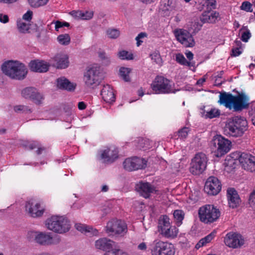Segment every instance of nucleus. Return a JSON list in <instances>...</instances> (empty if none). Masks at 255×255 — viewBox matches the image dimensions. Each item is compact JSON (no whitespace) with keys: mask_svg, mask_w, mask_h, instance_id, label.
Returning <instances> with one entry per match:
<instances>
[{"mask_svg":"<svg viewBox=\"0 0 255 255\" xmlns=\"http://www.w3.org/2000/svg\"><path fill=\"white\" fill-rule=\"evenodd\" d=\"M207 6L210 9H215L216 6V0H204Z\"/></svg>","mask_w":255,"mask_h":255,"instance_id":"obj_52","label":"nucleus"},{"mask_svg":"<svg viewBox=\"0 0 255 255\" xmlns=\"http://www.w3.org/2000/svg\"><path fill=\"white\" fill-rule=\"evenodd\" d=\"M252 5L249 1H244L242 3V5L241 6V8L242 10L248 12H252L253 9L252 8Z\"/></svg>","mask_w":255,"mask_h":255,"instance_id":"obj_48","label":"nucleus"},{"mask_svg":"<svg viewBox=\"0 0 255 255\" xmlns=\"http://www.w3.org/2000/svg\"><path fill=\"white\" fill-rule=\"evenodd\" d=\"M146 160L138 157L127 158L123 163L124 168L128 171L144 169L146 166Z\"/></svg>","mask_w":255,"mask_h":255,"instance_id":"obj_14","label":"nucleus"},{"mask_svg":"<svg viewBox=\"0 0 255 255\" xmlns=\"http://www.w3.org/2000/svg\"><path fill=\"white\" fill-rule=\"evenodd\" d=\"M240 34L241 35V40L247 42L251 37V33L247 26H244L240 30Z\"/></svg>","mask_w":255,"mask_h":255,"instance_id":"obj_35","label":"nucleus"},{"mask_svg":"<svg viewBox=\"0 0 255 255\" xmlns=\"http://www.w3.org/2000/svg\"><path fill=\"white\" fill-rule=\"evenodd\" d=\"M131 69L128 68L122 67L120 69V75L121 77L125 81H130L129 73Z\"/></svg>","mask_w":255,"mask_h":255,"instance_id":"obj_36","label":"nucleus"},{"mask_svg":"<svg viewBox=\"0 0 255 255\" xmlns=\"http://www.w3.org/2000/svg\"><path fill=\"white\" fill-rule=\"evenodd\" d=\"M113 251L115 255H128V253L122 250L115 249H113Z\"/></svg>","mask_w":255,"mask_h":255,"instance_id":"obj_59","label":"nucleus"},{"mask_svg":"<svg viewBox=\"0 0 255 255\" xmlns=\"http://www.w3.org/2000/svg\"><path fill=\"white\" fill-rule=\"evenodd\" d=\"M175 60L178 63L183 66H187L189 67L194 66V63L188 61L184 55L181 53H177L175 55Z\"/></svg>","mask_w":255,"mask_h":255,"instance_id":"obj_33","label":"nucleus"},{"mask_svg":"<svg viewBox=\"0 0 255 255\" xmlns=\"http://www.w3.org/2000/svg\"><path fill=\"white\" fill-rule=\"evenodd\" d=\"M30 24L29 22H26L23 20H19L17 21V27L18 31L23 33L29 32Z\"/></svg>","mask_w":255,"mask_h":255,"instance_id":"obj_32","label":"nucleus"},{"mask_svg":"<svg viewBox=\"0 0 255 255\" xmlns=\"http://www.w3.org/2000/svg\"><path fill=\"white\" fill-rule=\"evenodd\" d=\"M152 60L155 63L160 65L162 63V59L160 54L158 51H154L150 54Z\"/></svg>","mask_w":255,"mask_h":255,"instance_id":"obj_43","label":"nucleus"},{"mask_svg":"<svg viewBox=\"0 0 255 255\" xmlns=\"http://www.w3.org/2000/svg\"><path fill=\"white\" fill-rule=\"evenodd\" d=\"M222 184L216 176H209L205 185L204 190L209 195H216L221 191Z\"/></svg>","mask_w":255,"mask_h":255,"instance_id":"obj_18","label":"nucleus"},{"mask_svg":"<svg viewBox=\"0 0 255 255\" xmlns=\"http://www.w3.org/2000/svg\"><path fill=\"white\" fill-rule=\"evenodd\" d=\"M106 232L110 236L123 237L128 232L127 225L121 220L112 219L107 224Z\"/></svg>","mask_w":255,"mask_h":255,"instance_id":"obj_10","label":"nucleus"},{"mask_svg":"<svg viewBox=\"0 0 255 255\" xmlns=\"http://www.w3.org/2000/svg\"><path fill=\"white\" fill-rule=\"evenodd\" d=\"M120 34V31L116 29H109L107 31V35L111 38H117Z\"/></svg>","mask_w":255,"mask_h":255,"instance_id":"obj_47","label":"nucleus"},{"mask_svg":"<svg viewBox=\"0 0 255 255\" xmlns=\"http://www.w3.org/2000/svg\"><path fill=\"white\" fill-rule=\"evenodd\" d=\"M55 30L58 31L60 28L63 27L64 26L68 27L69 26V23L66 22H62L60 21H56L55 22Z\"/></svg>","mask_w":255,"mask_h":255,"instance_id":"obj_50","label":"nucleus"},{"mask_svg":"<svg viewBox=\"0 0 255 255\" xmlns=\"http://www.w3.org/2000/svg\"><path fill=\"white\" fill-rule=\"evenodd\" d=\"M9 18L7 15L0 14V21L5 23L8 22Z\"/></svg>","mask_w":255,"mask_h":255,"instance_id":"obj_58","label":"nucleus"},{"mask_svg":"<svg viewBox=\"0 0 255 255\" xmlns=\"http://www.w3.org/2000/svg\"><path fill=\"white\" fill-rule=\"evenodd\" d=\"M78 107L79 110H82L86 108V105L84 102H80L78 103Z\"/></svg>","mask_w":255,"mask_h":255,"instance_id":"obj_62","label":"nucleus"},{"mask_svg":"<svg viewBox=\"0 0 255 255\" xmlns=\"http://www.w3.org/2000/svg\"><path fill=\"white\" fill-rule=\"evenodd\" d=\"M19 0H0V3L11 5L17 2Z\"/></svg>","mask_w":255,"mask_h":255,"instance_id":"obj_56","label":"nucleus"},{"mask_svg":"<svg viewBox=\"0 0 255 255\" xmlns=\"http://www.w3.org/2000/svg\"><path fill=\"white\" fill-rule=\"evenodd\" d=\"M14 110L16 112H22L25 113H31L32 112L30 108L28 106L24 105H18L14 108Z\"/></svg>","mask_w":255,"mask_h":255,"instance_id":"obj_44","label":"nucleus"},{"mask_svg":"<svg viewBox=\"0 0 255 255\" xmlns=\"http://www.w3.org/2000/svg\"><path fill=\"white\" fill-rule=\"evenodd\" d=\"M219 103L234 112H241L247 109L250 105L249 96L244 92L240 93L236 96L231 93H221Z\"/></svg>","mask_w":255,"mask_h":255,"instance_id":"obj_1","label":"nucleus"},{"mask_svg":"<svg viewBox=\"0 0 255 255\" xmlns=\"http://www.w3.org/2000/svg\"><path fill=\"white\" fill-rule=\"evenodd\" d=\"M114 242L107 238H100L95 242V246L96 249L105 252H109L113 247Z\"/></svg>","mask_w":255,"mask_h":255,"instance_id":"obj_26","label":"nucleus"},{"mask_svg":"<svg viewBox=\"0 0 255 255\" xmlns=\"http://www.w3.org/2000/svg\"><path fill=\"white\" fill-rule=\"evenodd\" d=\"M27 1L31 7L37 8L45 5L49 0H27Z\"/></svg>","mask_w":255,"mask_h":255,"instance_id":"obj_38","label":"nucleus"},{"mask_svg":"<svg viewBox=\"0 0 255 255\" xmlns=\"http://www.w3.org/2000/svg\"><path fill=\"white\" fill-rule=\"evenodd\" d=\"M232 56H238L241 54L242 51L240 50V47H236L232 49Z\"/></svg>","mask_w":255,"mask_h":255,"instance_id":"obj_55","label":"nucleus"},{"mask_svg":"<svg viewBox=\"0 0 255 255\" xmlns=\"http://www.w3.org/2000/svg\"><path fill=\"white\" fill-rule=\"evenodd\" d=\"M247 121L244 118L233 117L226 125L225 132L234 137L242 136L247 129Z\"/></svg>","mask_w":255,"mask_h":255,"instance_id":"obj_3","label":"nucleus"},{"mask_svg":"<svg viewBox=\"0 0 255 255\" xmlns=\"http://www.w3.org/2000/svg\"><path fill=\"white\" fill-rule=\"evenodd\" d=\"M35 241L41 245L49 246L58 244L60 242V239L57 236L52 237L49 234L41 232L36 235Z\"/></svg>","mask_w":255,"mask_h":255,"instance_id":"obj_20","label":"nucleus"},{"mask_svg":"<svg viewBox=\"0 0 255 255\" xmlns=\"http://www.w3.org/2000/svg\"><path fill=\"white\" fill-rule=\"evenodd\" d=\"M224 243L228 247L236 249L243 245L244 240L240 235L230 232L226 235L224 238Z\"/></svg>","mask_w":255,"mask_h":255,"instance_id":"obj_21","label":"nucleus"},{"mask_svg":"<svg viewBox=\"0 0 255 255\" xmlns=\"http://www.w3.org/2000/svg\"><path fill=\"white\" fill-rule=\"evenodd\" d=\"M147 248L146 245L145 243L142 242L138 245L137 249L140 250L145 251Z\"/></svg>","mask_w":255,"mask_h":255,"instance_id":"obj_61","label":"nucleus"},{"mask_svg":"<svg viewBox=\"0 0 255 255\" xmlns=\"http://www.w3.org/2000/svg\"><path fill=\"white\" fill-rule=\"evenodd\" d=\"M21 94L25 99H31L37 104H40L44 98L42 94L33 87L25 88L22 91Z\"/></svg>","mask_w":255,"mask_h":255,"instance_id":"obj_22","label":"nucleus"},{"mask_svg":"<svg viewBox=\"0 0 255 255\" xmlns=\"http://www.w3.org/2000/svg\"><path fill=\"white\" fill-rule=\"evenodd\" d=\"M32 16V12L31 11H27L22 16V20H25L26 22H29L31 19Z\"/></svg>","mask_w":255,"mask_h":255,"instance_id":"obj_54","label":"nucleus"},{"mask_svg":"<svg viewBox=\"0 0 255 255\" xmlns=\"http://www.w3.org/2000/svg\"><path fill=\"white\" fill-rule=\"evenodd\" d=\"M227 197L230 208L234 209L239 206L241 200L237 191L234 188H229L227 189Z\"/></svg>","mask_w":255,"mask_h":255,"instance_id":"obj_23","label":"nucleus"},{"mask_svg":"<svg viewBox=\"0 0 255 255\" xmlns=\"http://www.w3.org/2000/svg\"><path fill=\"white\" fill-rule=\"evenodd\" d=\"M99 57L106 64H109L110 62V57L104 51H100L98 53Z\"/></svg>","mask_w":255,"mask_h":255,"instance_id":"obj_46","label":"nucleus"},{"mask_svg":"<svg viewBox=\"0 0 255 255\" xmlns=\"http://www.w3.org/2000/svg\"><path fill=\"white\" fill-rule=\"evenodd\" d=\"M25 210L28 214L33 218L41 216L44 212V209L41 206L40 204L33 199L26 202Z\"/></svg>","mask_w":255,"mask_h":255,"instance_id":"obj_19","label":"nucleus"},{"mask_svg":"<svg viewBox=\"0 0 255 255\" xmlns=\"http://www.w3.org/2000/svg\"><path fill=\"white\" fill-rule=\"evenodd\" d=\"M231 142L220 135H216L211 141V148L214 155L220 157L228 153L231 148Z\"/></svg>","mask_w":255,"mask_h":255,"instance_id":"obj_5","label":"nucleus"},{"mask_svg":"<svg viewBox=\"0 0 255 255\" xmlns=\"http://www.w3.org/2000/svg\"><path fill=\"white\" fill-rule=\"evenodd\" d=\"M68 57L65 54H58L53 59L55 62L54 65L58 68L64 69L68 66Z\"/></svg>","mask_w":255,"mask_h":255,"instance_id":"obj_27","label":"nucleus"},{"mask_svg":"<svg viewBox=\"0 0 255 255\" xmlns=\"http://www.w3.org/2000/svg\"><path fill=\"white\" fill-rule=\"evenodd\" d=\"M190 129L188 128L184 127L180 129L178 132V136L181 139H185L187 137Z\"/></svg>","mask_w":255,"mask_h":255,"instance_id":"obj_45","label":"nucleus"},{"mask_svg":"<svg viewBox=\"0 0 255 255\" xmlns=\"http://www.w3.org/2000/svg\"><path fill=\"white\" fill-rule=\"evenodd\" d=\"M147 37V34L145 32H140L136 37V45L137 46H140L143 42L142 39Z\"/></svg>","mask_w":255,"mask_h":255,"instance_id":"obj_49","label":"nucleus"},{"mask_svg":"<svg viewBox=\"0 0 255 255\" xmlns=\"http://www.w3.org/2000/svg\"><path fill=\"white\" fill-rule=\"evenodd\" d=\"M119 57L122 60H131L133 59L132 53L125 50H122L118 53Z\"/></svg>","mask_w":255,"mask_h":255,"instance_id":"obj_41","label":"nucleus"},{"mask_svg":"<svg viewBox=\"0 0 255 255\" xmlns=\"http://www.w3.org/2000/svg\"><path fill=\"white\" fill-rule=\"evenodd\" d=\"M220 114V112L218 109L213 108L206 112L205 116L210 119H212L218 117Z\"/></svg>","mask_w":255,"mask_h":255,"instance_id":"obj_42","label":"nucleus"},{"mask_svg":"<svg viewBox=\"0 0 255 255\" xmlns=\"http://www.w3.org/2000/svg\"><path fill=\"white\" fill-rule=\"evenodd\" d=\"M136 146L138 149L146 150L150 148V141L148 139L141 138L138 139Z\"/></svg>","mask_w":255,"mask_h":255,"instance_id":"obj_37","label":"nucleus"},{"mask_svg":"<svg viewBox=\"0 0 255 255\" xmlns=\"http://www.w3.org/2000/svg\"><path fill=\"white\" fill-rule=\"evenodd\" d=\"M47 228L55 233L63 234L70 229V222L64 216H52L46 221Z\"/></svg>","mask_w":255,"mask_h":255,"instance_id":"obj_4","label":"nucleus"},{"mask_svg":"<svg viewBox=\"0 0 255 255\" xmlns=\"http://www.w3.org/2000/svg\"><path fill=\"white\" fill-rule=\"evenodd\" d=\"M93 16V12L91 11H85L82 12V19H91Z\"/></svg>","mask_w":255,"mask_h":255,"instance_id":"obj_53","label":"nucleus"},{"mask_svg":"<svg viewBox=\"0 0 255 255\" xmlns=\"http://www.w3.org/2000/svg\"><path fill=\"white\" fill-rule=\"evenodd\" d=\"M195 28L192 27L194 32H197L200 30L202 27V24L199 21H194V25H193Z\"/></svg>","mask_w":255,"mask_h":255,"instance_id":"obj_60","label":"nucleus"},{"mask_svg":"<svg viewBox=\"0 0 255 255\" xmlns=\"http://www.w3.org/2000/svg\"><path fill=\"white\" fill-rule=\"evenodd\" d=\"M158 227L160 234L167 239H173L177 237L179 233L178 229L171 225L170 219L167 215L160 217Z\"/></svg>","mask_w":255,"mask_h":255,"instance_id":"obj_8","label":"nucleus"},{"mask_svg":"<svg viewBox=\"0 0 255 255\" xmlns=\"http://www.w3.org/2000/svg\"><path fill=\"white\" fill-rule=\"evenodd\" d=\"M185 55L187 59L190 61L193 58V54L191 51H188L185 53Z\"/></svg>","mask_w":255,"mask_h":255,"instance_id":"obj_63","label":"nucleus"},{"mask_svg":"<svg viewBox=\"0 0 255 255\" xmlns=\"http://www.w3.org/2000/svg\"><path fill=\"white\" fill-rule=\"evenodd\" d=\"M238 159L242 168L251 172H255V156L251 154L242 153Z\"/></svg>","mask_w":255,"mask_h":255,"instance_id":"obj_17","label":"nucleus"},{"mask_svg":"<svg viewBox=\"0 0 255 255\" xmlns=\"http://www.w3.org/2000/svg\"><path fill=\"white\" fill-rule=\"evenodd\" d=\"M76 229L83 233H90L93 236H97L98 235V231L96 229H93L92 227L87 226L85 224H76Z\"/></svg>","mask_w":255,"mask_h":255,"instance_id":"obj_31","label":"nucleus"},{"mask_svg":"<svg viewBox=\"0 0 255 255\" xmlns=\"http://www.w3.org/2000/svg\"><path fill=\"white\" fill-rule=\"evenodd\" d=\"M175 248L167 242L154 241L151 249V255H175Z\"/></svg>","mask_w":255,"mask_h":255,"instance_id":"obj_12","label":"nucleus"},{"mask_svg":"<svg viewBox=\"0 0 255 255\" xmlns=\"http://www.w3.org/2000/svg\"><path fill=\"white\" fill-rule=\"evenodd\" d=\"M205 81V78L200 79H199L197 81V84L199 85H202Z\"/></svg>","mask_w":255,"mask_h":255,"instance_id":"obj_64","label":"nucleus"},{"mask_svg":"<svg viewBox=\"0 0 255 255\" xmlns=\"http://www.w3.org/2000/svg\"><path fill=\"white\" fill-rule=\"evenodd\" d=\"M249 203L251 204H255V190L253 191L250 194L249 197Z\"/></svg>","mask_w":255,"mask_h":255,"instance_id":"obj_57","label":"nucleus"},{"mask_svg":"<svg viewBox=\"0 0 255 255\" xmlns=\"http://www.w3.org/2000/svg\"><path fill=\"white\" fill-rule=\"evenodd\" d=\"M198 215L201 222L205 224H211L219 219L220 212L214 205L207 204L199 208Z\"/></svg>","mask_w":255,"mask_h":255,"instance_id":"obj_6","label":"nucleus"},{"mask_svg":"<svg viewBox=\"0 0 255 255\" xmlns=\"http://www.w3.org/2000/svg\"><path fill=\"white\" fill-rule=\"evenodd\" d=\"M207 161V157L204 153L196 154L191 160L190 172L195 175L202 174L206 168Z\"/></svg>","mask_w":255,"mask_h":255,"instance_id":"obj_11","label":"nucleus"},{"mask_svg":"<svg viewBox=\"0 0 255 255\" xmlns=\"http://www.w3.org/2000/svg\"><path fill=\"white\" fill-rule=\"evenodd\" d=\"M102 99L106 103H111L115 101V95L114 90L109 85H104L101 90Z\"/></svg>","mask_w":255,"mask_h":255,"instance_id":"obj_25","label":"nucleus"},{"mask_svg":"<svg viewBox=\"0 0 255 255\" xmlns=\"http://www.w3.org/2000/svg\"><path fill=\"white\" fill-rule=\"evenodd\" d=\"M219 16V13L217 11L205 12L203 13L201 20L203 22L214 23Z\"/></svg>","mask_w":255,"mask_h":255,"instance_id":"obj_28","label":"nucleus"},{"mask_svg":"<svg viewBox=\"0 0 255 255\" xmlns=\"http://www.w3.org/2000/svg\"><path fill=\"white\" fill-rule=\"evenodd\" d=\"M1 70L5 75L16 80L23 79L27 73L26 66L18 61H5L1 65Z\"/></svg>","mask_w":255,"mask_h":255,"instance_id":"obj_2","label":"nucleus"},{"mask_svg":"<svg viewBox=\"0 0 255 255\" xmlns=\"http://www.w3.org/2000/svg\"><path fill=\"white\" fill-rule=\"evenodd\" d=\"M151 88L155 94L175 93L173 83L163 76H157L151 84Z\"/></svg>","mask_w":255,"mask_h":255,"instance_id":"obj_7","label":"nucleus"},{"mask_svg":"<svg viewBox=\"0 0 255 255\" xmlns=\"http://www.w3.org/2000/svg\"><path fill=\"white\" fill-rule=\"evenodd\" d=\"M57 85L60 89L68 91L73 90L75 88V85L74 84L71 83L64 77L58 78L57 80Z\"/></svg>","mask_w":255,"mask_h":255,"instance_id":"obj_29","label":"nucleus"},{"mask_svg":"<svg viewBox=\"0 0 255 255\" xmlns=\"http://www.w3.org/2000/svg\"><path fill=\"white\" fill-rule=\"evenodd\" d=\"M101 79L100 68L92 66L84 72L83 81L86 87L94 89L100 84Z\"/></svg>","mask_w":255,"mask_h":255,"instance_id":"obj_9","label":"nucleus"},{"mask_svg":"<svg viewBox=\"0 0 255 255\" xmlns=\"http://www.w3.org/2000/svg\"><path fill=\"white\" fill-rule=\"evenodd\" d=\"M216 233V231H213L204 238L200 239L196 245L195 248L198 250L200 248L206 246L207 244L210 243L215 238Z\"/></svg>","mask_w":255,"mask_h":255,"instance_id":"obj_30","label":"nucleus"},{"mask_svg":"<svg viewBox=\"0 0 255 255\" xmlns=\"http://www.w3.org/2000/svg\"><path fill=\"white\" fill-rule=\"evenodd\" d=\"M135 190L141 197L145 199L150 198L152 194H158L159 191L156 186L143 181H139L135 184Z\"/></svg>","mask_w":255,"mask_h":255,"instance_id":"obj_13","label":"nucleus"},{"mask_svg":"<svg viewBox=\"0 0 255 255\" xmlns=\"http://www.w3.org/2000/svg\"><path fill=\"white\" fill-rule=\"evenodd\" d=\"M29 66L30 70L32 71L43 73L48 71L49 65L46 61L34 60L30 62Z\"/></svg>","mask_w":255,"mask_h":255,"instance_id":"obj_24","label":"nucleus"},{"mask_svg":"<svg viewBox=\"0 0 255 255\" xmlns=\"http://www.w3.org/2000/svg\"><path fill=\"white\" fill-rule=\"evenodd\" d=\"M100 156L103 162L111 163L119 157V150L117 147L112 145L106 147L100 151Z\"/></svg>","mask_w":255,"mask_h":255,"instance_id":"obj_16","label":"nucleus"},{"mask_svg":"<svg viewBox=\"0 0 255 255\" xmlns=\"http://www.w3.org/2000/svg\"><path fill=\"white\" fill-rule=\"evenodd\" d=\"M177 40L184 46L193 47L195 45L194 40L189 32L185 29H180L174 31Z\"/></svg>","mask_w":255,"mask_h":255,"instance_id":"obj_15","label":"nucleus"},{"mask_svg":"<svg viewBox=\"0 0 255 255\" xmlns=\"http://www.w3.org/2000/svg\"><path fill=\"white\" fill-rule=\"evenodd\" d=\"M70 14L75 18L82 19V11L81 10H73L70 12Z\"/></svg>","mask_w":255,"mask_h":255,"instance_id":"obj_51","label":"nucleus"},{"mask_svg":"<svg viewBox=\"0 0 255 255\" xmlns=\"http://www.w3.org/2000/svg\"><path fill=\"white\" fill-rule=\"evenodd\" d=\"M27 148L30 150L37 148L36 151L38 154L41 153V151L44 150V148L41 146V145L37 141H32L27 145Z\"/></svg>","mask_w":255,"mask_h":255,"instance_id":"obj_40","label":"nucleus"},{"mask_svg":"<svg viewBox=\"0 0 255 255\" xmlns=\"http://www.w3.org/2000/svg\"><path fill=\"white\" fill-rule=\"evenodd\" d=\"M70 37L68 34H60L57 37L58 42L64 45H67L70 42Z\"/></svg>","mask_w":255,"mask_h":255,"instance_id":"obj_39","label":"nucleus"},{"mask_svg":"<svg viewBox=\"0 0 255 255\" xmlns=\"http://www.w3.org/2000/svg\"><path fill=\"white\" fill-rule=\"evenodd\" d=\"M185 213L181 210H176L174 211L173 217L177 226H180L182 224V221L184 218Z\"/></svg>","mask_w":255,"mask_h":255,"instance_id":"obj_34","label":"nucleus"}]
</instances>
